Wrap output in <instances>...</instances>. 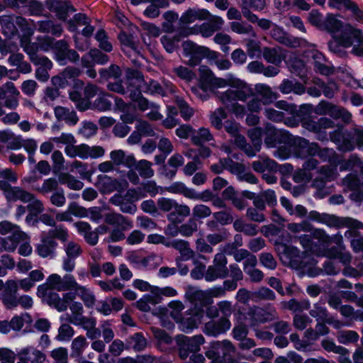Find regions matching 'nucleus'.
Masks as SVG:
<instances>
[{"mask_svg":"<svg viewBox=\"0 0 363 363\" xmlns=\"http://www.w3.org/2000/svg\"><path fill=\"white\" fill-rule=\"evenodd\" d=\"M290 144L294 147V154L298 158H307L316 155L318 150V144L310 143L309 140L301 137H293Z\"/></svg>","mask_w":363,"mask_h":363,"instance_id":"nucleus-17","label":"nucleus"},{"mask_svg":"<svg viewBox=\"0 0 363 363\" xmlns=\"http://www.w3.org/2000/svg\"><path fill=\"white\" fill-rule=\"evenodd\" d=\"M231 323L227 318L212 319L205 323L203 332L208 336L218 337L230 329Z\"/></svg>","mask_w":363,"mask_h":363,"instance_id":"nucleus-23","label":"nucleus"},{"mask_svg":"<svg viewBox=\"0 0 363 363\" xmlns=\"http://www.w3.org/2000/svg\"><path fill=\"white\" fill-rule=\"evenodd\" d=\"M288 135V133L277 129L271 123H267L264 127V143L267 148L276 147L285 141Z\"/></svg>","mask_w":363,"mask_h":363,"instance_id":"nucleus-22","label":"nucleus"},{"mask_svg":"<svg viewBox=\"0 0 363 363\" xmlns=\"http://www.w3.org/2000/svg\"><path fill=\"white\" fill-rule=\"evenodd\" d=\"M303 49V55L305 57H311L314 62V69L323 75L328 76L333 73V67L328 63L322 52H319L314 44L307 42V45L300 47Z\"/></svg>","mask_w":363,"mask_h":363,"instance_id":"nucleus-12","label":"nucleus"},{"mask_svg":"<svg viewBox=\"0 0 363 363\" xmlns=\"http://www.w3.org/2000/svg\"><path fill=\"white\" fill-rule=\"evenodd\" d=\"M69 95L71 101L75 103L78 110L84 111L91 107V102H88L87 99H85L79 91H72L69 92Z\"/></svg>","mask_w":363,"mask_h":363,"instance_id":"nucleus-64","label":"nucleus"},{"mask_svg":"<svg viewBox=\"0 0 363 363\" xmlns=\"http://www.w3.org/2000/svg\"><path fill=\"white\" fill-rule=\"evenodd\" d=\"M59 182L61 184L66 185L67 188L74 191L81 190L84 187V183L69 173H61L59 175Z\"/></svg>","mask_w":363,"mask_h":363,"instance_id":"nucleus-58","label":"nucleus"},{"mask_svg":"<svg viewBox=\"0 0 363 363\" xmlns=\"http://www.w3.org/2000/svg\"><path fill=\"white\" fill-rule=\"evenodd\" d=\"M59 184H60L59 179L50 177L44 179L41 186H33V189L43 195H45L58 190Z\"/></svg>","mask_w":363,"mask_h":363,"instance_id":"nucleus-54","label":"nucleus"},{"mask_svg":"<svg viewBox=\"0 0 363 363\" xmlns=\"http://www.w3.org/2000/svg\"><path fill=\"white\" fill-rule=\"evenodd\" d=\"M16 22L23 32L22 35L20 37L21 46L23 51L29 56L30 60L32 61V58H35L39 55L37 53L39 50L38 44L30 42V37L33 35L34 31L28 26L26 18L17 17Z\"/></svg>","mask_w":363,"mask_h":363,"instance_id":"nucleus-13","label":"nucleus"},{"mask_svg":"<svg viewBox=\"0 0 363 363\" xmlns=\"http://www.w3.org/2000/svg\"><path fill=\"white\" fill-rule=\"evenodd\" d=\"M227 277L228 269L214 264L208 266L205 273V280L208 282L214 281L218 279H224Z\"/></svg>","mask_w":363,"mask_h":363,"instance_id":"nucleus-57","label":"nucleus"},{"mask_svg":"<svg viewBox=\"0 0 363 363\" xmlns=\"http://www.w3.org/2000/svg\"><path fill=\"white\" fill-rule=\"evenodd\" d=\"M108 61V55L102 53L96 48L90 50L89 52L84 55L81 59L83 67H94L95 64L105 65Z\"/></svg>","mask_w":363,"mask_h":363,"instance_id":"nucleus-31","label":"nucleus"},{"mask_svg":"<svg viewBox=\"0 0 363 363\" xmlns=\"http://www.w3.org/2000/svg\"><path fill=\"white\" fill-rule=\"evenodd\" d=\"M205 342V339L201 335L187 337L182 335L178 337L179 356L182 359L187 358L190 352H197L200 350L201 345Z\"/></svg>","mask_w":363,"mask_h":363,"instance_id":"nucleus-18","label":"nucleus"},{"mask_svg":"<svg viewBox=\"0 0 363 363\" xmlns=\"http://www.w3.org/2000/svg\"><path fill=\"white\" fill-rule=\"evenodd\" d=\"M322 224L330 228H341L350 227L355 228H363V223L351 218H340L335 215L325 213L323 216Z\"/></svg>","mask_w":363,"mask_h":363,"instance_id":"nucleus-25","label":"nucleus"},{"mask_svg":"<svg viewBox=\"0 0 363 363\" xmlns=\"http://www.w3.org/2000/svg\"><path fill=\"white\" fill-rule=\"evenodd\" d=\"M94 186L101 194H108L117 189L118 182L106 174H99L94 182Z\"/></svg>","mask_w":363,"mask_h":363,"instance_id":"nucleus-35","label":"nucleus"},{"mask_svg":"<svg viewBox=\"0 0 363 363\" xmlns=\"http://www.w3.org/2000/svg\"><path fill=\"white\" fill-rule=\"evenodd\" d=\"M26 239H28L27 234L26 238H18V236L15 235L0 238V252L3 251L9 252H14L18 245L21 242V240H25Z\"/></svg>","mask_w":363,"mask_h":363,"instance_id":"nucleus-52","label":"nucleus"},{"mask_svg":"<svg viewBox=\"0 0 363 363\" xmlns=\"http://www.w3.org/2000/svg\"><path fill=\"white\" fill-rule=\"evenodd\" d=\"M37 295L43 302L55 308L60 312L67 310L69 303L74 300V293L67 292L61 298L58 293L52 290L47 285H39Z\"/></svg>","mask_w":363,"mask_h":363,"instance_id":"nucleus-9","label":"nucleus"},{"mask_svg":"<svg viewBox=\"0 0 363 363\" xmlns=\"http://www.w3.org/2000/svg\"><path fill=\"white\" fill-rule=\"evenodd\" d=\"M313 238L318 240L322 247L318 248L317 256L337 259L344 250L342 236L340 233L330 237L324 230L315 229L313 232Z\"/></svg>","mask_w":363,"mask_h":363,"instance_id":"nucleus-6","label":"nucleus"},{"mask_svg":"<svg viewBox=\"0 0 363 363\" xmlns=\"http://www.w3.org/2000/svg\"><path fill=\"white\" fill-rule=\"evenodd\" d=\"M314 113L318 116H330L335 120L340 119L348 123L351 121L352 114L345 108L322 100L314 108Z\"/></svg>","mask_w":363,"mask_h":363,"instance_id":"nucleus-14","label":"nucleus"},{"mask_svg":"<svg viewBox=\"0 0 363 363\" xmlns=\"http://www.w3.org/2000/svg\"><path fill=\"white\" fill-rule=\"evenodd\" d=\"M147 341L142 333H136L126 340V350L132 349L135 352L144 351Z\"/></svg>","mask_w":363,"mask_h":363,"instance_id":"nucleus-45","label":"nucleus"},{"mask_svg":"<svg viewBox=\"0 0 363 363\" xmlns=\"http://www.w3.org/2000/svg\"><path fill=\"white\" fill-rule=\"evenodd\" d=\"M144 82L143 76L140 71L133 69L126 70L124 84L126 86L127 91H129L130 94L132 91L140 90L142 91Z\"/></svg>","mask_w":363,"mask_h":363,"instance_id":"nucleus-30","label":"nucleus"},{"mask_svg":"<svg viewBox=\"0 0 363 363\" xmlns=\"http://www.w3.org/2000/svg\"><path fill=\"white\" fill-rule=\"evenodd\" d=\"M18 359L23 360L28 363H43L45 360V354L30 345L22 347L16 352Z\"/></svg>","mask_w":363,"mask_h":363,"instance_id":"nucleus-26","label":"nucleus"},{"mask_svg":"<svg viewBox=\"0 0 363 363\" xmlns=\"http://www.w3.org/2000/svg\"><path fill=\"white\" fill-rule=\"evenodd\" d=\"M171 317L179 323V329L186 333H191L201 323L203 313L202 311H195L190 317L182 318V312L184 306L181 301L173 300L168 303Z\"/></svg>","mask_w":363,"mask_h":363,"instance_id":"nucleus-7","label":"nucleus"},{"mask_svg":"<svg viewBox=\"0 0 363 363\" xmlns=\"http://www.w3.org/2000/svg\"><path fill=\"white\" fill-rule=\"evenodd\" d=\"M0 233L1 235H7L18 236V238H26V233L21 230V228L8 220L0 222Z\"/></svg>","mask_w":363,"mask_h":363,"instance_id":"nucleus-55","label":"nucleus"},{"mask_svg":"<svg viewBox=\"0 0 363 363\" xmlns=\"http://www.w3.org/2000/svg\"><path fill=\"white\" fill-rule=\"evenodd\" d=\"M293 135H289L286 138L285 141H283L284 145L279 147L276 150L274 151L273 155L281 160H285L289 159L294 152V147L290 144V140L293 138Z\"/></svg>","mask_w":363,"mask_h":363,"instance_id":"nucleus-56","label":"nucleus"},{"mask_svg":"<svg viewBox=\"0 0 363 363\" xmlns=\"http://www.w3.org/2000/svg\"><path fill=\"white\" fill-rule=\"evenodd\" d=\"M164 189V191H167L169 193L174 194H182L189 199H191V198H195L194 189L187 187L186 184L182 182H173Z\"/></svg>","mask_w":363,"mask_h":363,"instance_id":"nucleus-48","label":"nucleus"},{"mask_svg":"<svg viewBox=\"0 0 363 363\" xmlns=\"http://www.w3.org/2000/svg\"><path fill=\"white\" fill-rule=\"evenodd\" d=\"M329 138L337 145L339 150L351 151L355 146L354 140L359 147H363V129H355L354 134H352L343 128H337L330 132Z\"/></svg>","mask_w":363,"mask_h":363,"instance_id":"nucleus-8","label":"nucleus"},{"mask_svg":"<svg viewBox=\"0 0 363 363\" xmlns=\"http://www.w3.org/2000/svg\"><path fill=\"white\" fill-rule=\"evenodd\" d=\"M54 113L58 121H63L70 125H76L79 121L77 113L73 109L66 107L56 106L54 108Z\"/></svg>","mask_w":363,"mask_h":363,"instance_id":"nucleus-43","label":"nucleus"},{"mask_svg":"<svg viewBox=\"0 0 363 363\" xmlns=\"http://www.w3.org/2000/svg\"><path fill=\"white\" fill-rule=\"evenodd\" d=\"M110 159L116 166L131 167L135 163V159L132 154L127 155L123 150H115L110 152Z\"/></svg>","mask_w":363,"mask_h":363,"instance_id":"nucleus-38","label":"nucleus"},{"mask_svg":"<svg viewBox=\"0 0 363 363\" xmlns=\"http://www.w3.org/2000/svg\"><path fill=\"white\" fill-rule=\"evenodd\" d=\"M279 91L283 94L294 93L297 95L303 94L306 91L305 84H301L296 79H284L279 86Z\"/></svg>","mask_w":363,"mask_h":363,"instance_id":"nucleus-36","label":"nucleus"},{"mask_svg":"<svg viewBox=\"0 0 363 363\" xmlns=\"http://www.w3.org/2000/svg\"><path fill=\"white\" fill-rule=\"evenodd\" d=\"M227 118V113L224 108H216L210 115L209 119L211 125L217 130L222 129L223 121Z\"/></svg>","mask_w":363,"mask_h":363,"instance_id":"nucleus-61","label":"nucleus"},{"mask_svg":"<svg viewBox=\"0 0 363 363\" xmlns=\"http://www.w3.org/2000/svg\"><path fill=\"white\" fill-rule=\"evenodd\" d=\"M247 136L252 144L246 141L245 138L238 137L236 140V146L242 150L249 157H253L260 151L262 144V138L264 136V128L255 127L248 130Z\"/></svg>","mask_w":363,"mask_h":363,"instance_id":"nucleus-10","label":"nucleus"},{"mask_svg":"<svg viewBox=\"0 0 363 363\" xmlns=\"http://www.w3.org/2000/svg\"><path fill=\"white\" fill-rule=\"evenodd\" d=\"M340 164V170L345 171L355 167H361V179L354 174H349L342 181V184L346 189L352 191L350 195V199L358 203H363V165L361 160L355 155H352L347 160L341 161L339 159L337 165Z\"/></svg>","mask_w":363,"mask_h":363,"instance_id":"nucleus-3","label":"nucleus"},{"mask_svg":"<svg viewBox=\"0 0 363 363\" xmlns=\"http://www.w3.org/2000/svg\"><path fill=\"white\" fill-rule=\"evenodd\" d=\"M257 264V257H250L243 267L245 273L250 277L251 281L255 283L260 282L264 278V273L260 269L256 268Z\"/></svg>","mask_w":363,"mask_h":363,"instance_id":"nucleus-44","label":"nucleus"},{"mask_svg":"<svg viewBox=\"0 0 363 363\" xmlns=\"http://www.w3.org/2000/svg\"><path fill=\"white\" fill-rule=\"evenodd\" d=\"M255 95L260 97L264 105L272 104L277 98V94L266 84L258 83L255 86Z\"/></svg>","mask_w":363,"mask_h":363,"instance_id":"nucleus-41","label":"nucleus"},{"mask_svg":"<svg viewBox=\"0 0 363 363\" xmlns=\"http://www.w3.org/2000/svg\"><path fill=\"white\" fill-rule=\"evenodd\" d=\"M32 197V193H30L19 186H12V188H10L7 191L6 199L9 202L21 201L23 203H27Z\"/></svg>","mask_w":363,"mask_h":363,"instance_id":"nucleus-46","label":"nucleus"},{"mask_svg":"<svg viewBox=\"0 0 363 363\" xmlns=\"http://www.w3.org/2000/svg\"><path fill=\"white\" fill-rule=\"evenodd\" d=\"M75 281V278L70 274H67L63 277L57 274H52L47 278L45 283L42 285H47L52 290L58 291H71Z\"/></svg>","mask_w":363,"mask_h":363,"instance_id":"nucleus-20","label":"nucleus"},{"mask_svg":"<svg viewBox=\"0 0 363 363\" xmlns=\"http://www.w3.org/2000/svg\"><path fill=\"white\" fill-rule=\"evenodd\" d=\"M110 202L113 205L118 206L123 213L133 215L137 211V206L120 194H116L111 196Z\"/></svg>","mask_w":363,"mask_h":363,"instance_id":"nucleus-40","label":"nucleus"},{"mask_svg":"<svg viewBox=\"0 0 363 363\" xmlns=\"http://www.w3.org/2000/svg\"><path fill=\"white\" fill-rule=\"evenodd\" d=\"M190 208L186 204H179L176 202L173 211L167 215V219L171 223H180L184 218L190 215Z\"/></svg>","mask_w":363,"mask_h":363,"instance_id":"nucleus-47","label":"nucleus"},{"mask_svg":"<svg viewBox=\"0 0 363 363\" xmlns=\"http://www.w3.org/2000/svg\"><path fill=\"white\" fill-rule=\"evenodd\" d=\"M17 17L9 15L3 16L0 25L1 26L3 34L8 38H12L17 33V28L16 27V25L18 26L16 22Z\"/></svg>","mask_w":363,"mask_h":363,"instance_id":"nucleus-49","label":"nucleus"},{"mask_svg":"<svg viewBox=\"0 0 363 363\" xmlns=\"http://www.w3.org/2000/svg\"><path fill=\"white\" fill-rule=\"evenodd\" d=\"M201 75V83L205 89H208L210 92L216 95L218 89H224L227 86L233 90H238L244 88L247 82L235 77L232 73H228L225 78L218 77L215 74L205 65H201L199 69Z\"/></svg>","mask_w":363,"mask_h":363,"instance_id":"nucleus-4","label":"nucleus"},{"mask_svg":"<svg viewBox=\"0 0 363 363\" xmlns=\"http://www.w3.org/2000/svg\"><path fill=\"white\" fill-rule=\"evenodd\" d=\"M141 92L140 90L132 91L130 98L133 102L137 104L139 110L145 111L149 109L154 103L149 101L142 95Z\"/></svg>","mask_w":363,"mask_h":363,"instance_id":"nucleus-60","label":"nucleus"},{"mask_svg":"<svg viewBox=\"0 0 363 363\" xmlns=\"http://www.w3.org/2000/svg\"><path fill=\"white\" fill-rule=\"evenodd\" d=\"M185 297L191 303H199L201 306H206L211 303L209 301L207 290L202 291L196 286H188L185 291Z\"/></svg>","mask_w":363,"mask_h":363,"instance_id":"nucleus-32","label":"nucleus"},{"mask_svg":"<svg viewBox=\"0 0 363 363\" xmlns=\"http://www.w3.org/2000/svg\"><path fill=\"white\" fill-rule=\"evenodd\" d=\"M213 140V135L208 128L202 127L198 130L194 129V133L191 135V142L196 145H202L205 143Z\"/></svg>","mask_w":363,"mask_h":363,"instance_id":"nucleus-53","label":"nucleus"},{"mask_svg":"<svg viewBox=\"0 0 363 363\" xmlns=\"http://www.w3.org/2000/svg\"><path fill=\"white\" fill-rule=\"evenodd\" d=\"M183 53L188 58V64L191 66L199 65L203 58H214L216 52L206 47L198 45L192 41L186 40L182 43Z\"/></svg>","mask_w":363,"mask_h":363,"instance_id":"nucleus-11","label":"nucleus"},{"mask_svg":"<svg viewBox=\"0 0 363 363\" xmlns=\"http://www.w3.org/2000/svg\"><path fill=\"white\" fill-rule=\"evenodd\" d=\"M321 30L328 32L334 39L335 42H330L328 45L330 50L334 52L338 51L337 44L347 48L352 47L354 42H363L361 39V36H363L361 30L345 23L332 13L325 16Z\"/></svg>","mask_w":363,"mask_h":363,"instance_id":"nucleus-1","label":"nucleus"},{"mask_svg":"<svg viewBox=\"0 0 363 363\" xmlns=\"http://www.w3.org/2000/svg\"><path fill=\"white\" fill-rule=\"evenodd\" d=\"M211 16V13L205 9H189L182 13L179 18L182 24H190L196 20H206Z\"/></svg>","mask_w":363,"mask_h":363,"instance_id":"nucleus-33","label":"nucleus"},{"mask_svg":"<svg viewBox=\"0 0 363 363\" xmlns=\"http://www.w3.org/2000/svg\"><path fill=\"white\" fill-rule=\"evenodd\" d=\"M301 125L305 129L315 133L317 140L327 141L328 140V135L326 130L333 128L335 123L330 118L321 117L318 121L310 118L303 120Z\"/></svg>","mask_w":363,"mask_h":363,"instance_id":"nucleus-15","label":"nucleus"},{"mask_svg":"<svg viewBox=\"0 0 363 363\" xmlns=\"http://www.w3.org/2000/svg\"><path fill=\"white\" fill-rule=\"evenodd\" d=\"M134 165L141 177L148 179L154 176L155 172L152 168V162L146 160H140Z\"/></svg>","mask_w":363,"mask_h":363,"instance_id":"nucleus-62","label":"nucleus"},{"mask_svg":"<svg viewBox=\"0 0 363 363\" xmlns=\"http://www.w3.org/2000/svg\"><path fill=\"white\" fill-rule=\"evenodd\" d=\"M20 91L11 82H6L0 86V100L4 107L15 110L19 106Z\"/></svg>","mask_w":363,"mask_h":363,"instance_id":"nucleus-19","label":"nucleus"},{"mask_svg":"<svg viewBox=\"0 0 363 363\" xmlns=\"http://www.w3.org/2000/svg\"><path fill=\"white\" fill-rule=\"evenodd\" d=\"M290 340L293 343L294 347L298 351L303 352H316L320 350L319 347L312 342L309 340L300 339L299 336L296 333H292L290 335Z\"/></svg>","mask_w":363,"mask_h":363,"instance_id":"nucleus-42","label":"nucleus"},{"mask_svg":"<svg viewBox=\"0 0 363 363\" xmlns=\"http://www.w3.org/2000/svg\"><path fill=\"white\" fill-rule=\"evenodd\" d=\"M244 88L238 90L228 89L223 92H216V99L228 110L232 111L237 118H242L246 113L247 107L238 104V101L245 102L254 96L253 90L247 83Z\"/></svg>","mask_w":363,"mask_h":363,"instance_id":"nucleus-5","label":"nucleus"},{"mask_svg":"<svg viewBox=\"0 0 363 363\" xmlns=\"http://www.w3.org/2000/svg\"><path fill=\"white\" fill-rule=\"evenodd\" d=\"M317 152L316 155L318 156L323 162H328L335 167L337 165L339 157L333 149L328 147L321 149L318 145V150Z\"/></svg>","mask_w":363,"mask_h":363,"instance_id":"nucleus-59","label":"nucleus"},{"mask_svg":"<svg viewBox=\"0 0 363 363\" xmlns=\"http://www.w3.org/2000/svg\"><path fill=\"white\" fill-rule=\"evenodd\" d=\"M247 315L251 321L252 325L272 321L278 318L276 309L271 304L264 308L256 306H252L249 308Z\"/></svg>","mask_w":363,"mask_h":363,"instance_id":"nucleus-16","label":"nucleus"},{"mask_svg":"<svg viewBox=\"0 0 363 363\" xmlns=\"http://www.w3.org/2000/svg\"><path fill=\"white\" fill-rule=\"evenodd\" d=\"M340 312L342 316L350 320L363 321V311H354L351 306L344 305L340 306Z\"/></svg>","mask_w":363,"mask_h":363,"instance_id":"nucleus-63","label":"nucleus"},{"mask_svg":"<svg viewBox=\"0 0 363 363\" xmlns=\"http://www.w3.org/2000/svg\"><path fill=\"white\" fill-rule=\"evenodd\" d=\"M70 293H74V299L77 296H79L85 306L88 308H91L95 304L96 298L93 292L86 286L78 284L77 281Z\"/></svg>","mask_w":363,"mask_h":363,"instance_id":"nucleus-37","label":"nucleus"},{"mask_svg":"<svg viewBox=\"0 0 363 363\" xmlns=\"http://www.w3.org/2000/svg\"><path fill=\"white\" fill-rule=\"evenodd\" d=\"M57 246V243L54 239L45 237L41 239L40 242L36 246V252L43 258H53L55 256Z\"/></svg>","mask_w":363,"mask_h":363,"instance_id":"nucleus-34","label":"nucleus"},{"mask_svg":"<svg viewBox=\"0 0 363 363\" xmlns=\"http://www.w3.org/2000/svg\"><path fill=\"white\" fill-rule=\"evenodd\" d=\"M289 71L298 76L305 84H307V69L305 62L299 59L297 55L291 52H289V57L285 61Z\"/></svg>","mask_w":363,"mask_h":363,"instance_id":"nucleus-27","label":"nucleus"},{"mask_svg":"<svg viewBox=\"0 0 363 363\" xmlns=\"http://www.w3.org/2000/svg\"><path fill=\"white\" fill-rule=\"evenodd\" d=\"M82 160H96L102 157L105 155V150L100 145L89 146L82 143Z\"/></svg>","mask_w":363,"mask_h":363,"instance_id":"nucleus-50","label":"nucleus"},{"mask_svg":"<svg viewBox=\"0 0 363 363\" xmlns=\"http://www.w3.org/2000/svg\"><path fill=\"white\" fill-rule=\"evenodd\" d=\"M252 169L259 173H264L265 172H277L279 168L277 163L270 159L269 157L264 155L259 157L257 160L252 162Z\"/></svg>","mask_w":363,"mask_h":363,"instance_id":"nucleus-39","label":"nucleus"},{"mask_svg":"<svg viewBox=\"0 0 363 363\" xmlns=\"http://www.w3.org/2000/svg\"><path fill=\"white\" fill-rule=\"evenodd\" d=\"M289 51L285 50L280 47L264 48L262 50L264 59L269 63L279 66L282 61L287 59Z\"/></svg>","mask_w":363,"mask_h":363,"instance_id":"nucleus-29","label":"nucleus"},{"mask_svg":"<svg viewBox=\"0 0 363 363\" xmlns=\"http://www.w3.org/2000/svg\"><path fill=\"white\" fill-rule=\"evenodd\" d=\"M55 60L61 65H65L67 61L76 62L79 60V54L74 50H69L67 43L64 40H60L55 44Z\"/></svg>","mask_w":363,"mask_h":363,"instance_id":"nucleus-21","label":"nucleus"},{"mask_svg":"<svg viewBox=\"0 0 363 363\" xmlns=\"http://www.w3.org/2000/svg\"><path fill=\"white\" fill-rule=\"evenodd\" d=\"M271 35L277 41L291 48H300L307 45L305 39L291 37L282 28L277 26H274L271 30Z\"/></svg>","mask_w":363,"mask_h":363,"instance_id":"nucleus-24","label":"nucleus"},{"mask_svg":"<svg viewBox=\"0 0 363 363\" xmlns=\"http://www.w3.org/2000/svg\"><path fill=\"white\" fill-rule=\"evenodd\" d=\"M112 99H113V96L111 94L101 91L98 94L92 106L99 111L104 112L109 111L112 106Z\"/></svg>","mask_w":363,"mask_h":363,"instance_id":"nucleus-51","label":"nucleus"},{"mask_svg":"<svg viewBox=\"0 0 363 363\" xmlns=\"http://www.w3.org/2000/svg\"><path fill=\"white\" fill-rule=\"evenodd\" d=\"M280 241H277V250L282 263L292 269L306 274L310 277H314L319 274L313 272V267L316 261L306 252H301L296 247L287 245L282 241L291 242L292 237L289 233L282 235L279 238Z\"/></svg>","mask_w":363,"mask_h":363,"instance_id":"nucleus-2","label":"nucleus"},{"mask_svg":"<svg viewBox=\"0 0 363 363\" xmlns=\"http://www.w3.org/2000/svg\"><path fill=\"white\" fill-rule=\"evenodd\" d=\"M240 6L242 9L243 16L249 21L255 23L257 21V16L250 11L262 10L265 6L264 0H240Z\"/></svg>","mask_w":363,"mask_h":363,"instance_id":"nucleus-28","label":"nucleus"}]
</instances>
